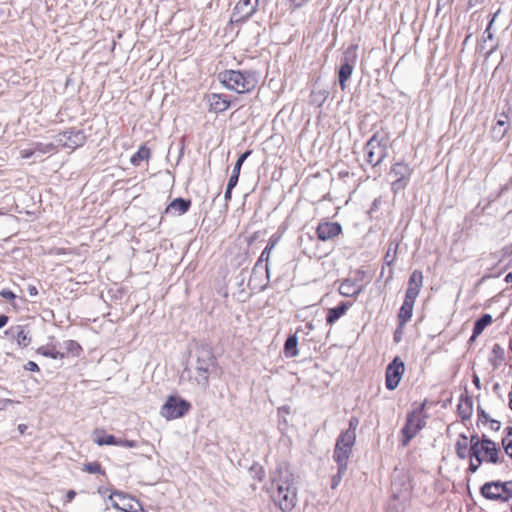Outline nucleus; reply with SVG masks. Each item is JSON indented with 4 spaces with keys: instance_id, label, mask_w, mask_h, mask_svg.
<instances>
[{
    "instance_id": "4",
    "label": "nucleus",
    "mask_w": 512,
    "mask_h": 512,
    "mask_svg": "<svg viewBox=\"0 0 512 512\" xmlns=\"http://www.w3.org/2000/svg\"><path fill=\"white\" fill-rule=\"evenodd\" d=\"M197 359H196V376L195 380L198 385L203 388H207L209 385V375L212 369L216 365V358L213 354V351L209 347H201L197 350Z\"/></svg>"
},
{
    "instance_id": "8",
    "label": "nucleus",
    "mask_w": 512,
    "mask_h": 512,
    "mask_svg": "<svg viewBox=\"0 0 512 512\" xmlns=\"http://www.w3.org/2000/svg\"><path fill=\"white\" fill-rule=\"evenodd\" d=\"M357 45H350L343 53L341 65L338 70V82L342 90L346 89V82L350 79L356 61H357Z\"/></svg>"
},
{
    "instance_id": "13",
    "label": "nucleus",
    "mask_w": 512,
    "mask_h": 512,
    "mask_svg": "<svg viewBox=\"0 0 512 512\" xmlns=\"http://www.w3.org/2000/svg\"><path fill=\"white\" fill-rule=\"evenodd\" d=\"M259 6V0H239L235 5L232 15V23L246 22L256 11Z\"/></svg>"
},
{
    "instance_id": "35",
    "label": "nucleus",
    "mask_w": 512,
    "mask_h": 512,
    "mask_svg": "<svg viewBox=\"0 0 512 512\" xmlns=\"http://www.w3.org/2000/svg\"><path fill=\"white\" fill-rule=\"evenodd\" d=\"M481 452L485 454V460L489 463L496 464L499 462V449L496 446L483 447Z\"/></svg>"
},
{
    "instance_id": "3",
    "label": "nucleus",
    "mask_w": 512,
    "mask_h": 512,
    "mask_svg": "<svg viewBox=\"0 0 512 512\" xmlns=\"http://www.w3.org/2000/svg\"><path fill=\"white\" fill-rule=\"evenodd\" d=\"M390 133L385 128L375 131L364 145L365 158L373 168L379 166L388 156Z\"/></svg>"
},
{
    "instance_id": "1",
    "label": "nucleus",
    "mask_w": 512,
    "mask_h": 512,
    "mask_svg": "<svg viewBox=\"0 0 512 512\" xmlns=\"http://www.w3.org/2000/svg\"><path fill=\"white\" fill-rule=\"evenodd\" d=\"M271 498L282 512H291L298 501L295 478L287 463L282 462L270 473Z\"/></svg>"
},
{
    "instance_id": "9",
    "label": "nucleus",
    "mask_w": 512,
    "mask_h": 512,
    "mask_svg": "<svg viewBox=\"0 0 512 512\" xmlns=\"http://www.w3.org/2000/svg\"><path fill=\"white\" fill-rule=\"evenodd\" d=\"M355 443L356 441L347 440L340 436L337 437L333 451V460L337 464V468H340L341 471H347L348 461L352 455Z\"/></svg>"
},
{
    "instance_id": "44",
    "label": "nucleus",
    "mask_w": 512,
    "mask_h": 512,
    "mask_svg": "<svg viewBox=\"0 0 512 512\" xmlns=\"http://www.w3.org/2000/svg\"><path fill=\"white\" fill-rule=\"evenodd\" d=\"M400 506L397 495H393V499L388 503L385 512H403Z\"/></svg>"
},
{
    "instance_id": "56",
    "label": "nucleus",
    "mask_w": 512,
    "mask_h": 512,
    "mask_svg": "<svg viewBox=\"0 0 512 512\" xmlns=\"http://www.w3.org/2000/svg\"><path fill=\"white\" fill-rule=\"evenodd\" d=\"M488 422L490 423L491 430H493V431L500 430V428H501V422L500 421L490 418V420H488Z\"/></svg>"
},
{
    "instance_id": "57",
    "label": "nucleus",
    "mask_w": 512,
    "mask_h": 512,
    "mask_svg": "<svg viewBox=\"0 0 512 512\" xmlns=\"http://www.w3.org/2000/svg\"><path fill=\"white\" fill-rule=\"evenodd\" d=\"M13 403H15V401L12 399H1L0 398V410H5L8 407V405H11Z\"/></svg>"
},
{
    "instance_id": "50",
    "label": "nucleus",
    "mask_w": 512,
    "mask_h": 512,
    "mask_svg": "<svg viewBox=\"0 0 512 512\" xmlns=\"http://www.w3.org/2000/svg\"><path fill=\"white\" fill-rule=\"evenodd\" d=\"M238 181H239V174L232 172V174L228 180V183H227L228 190L234 189V187L237 185Z\"/></svg>"
},
{
    "instance_id": "23",
    "label": "nucleus",
    "mask_w": 512,
    "mask_h": 512,
    "mask_svg": "<svg viewBox=\"0 0 512 512\" xmlns=\"http://www.w3.org/2000/svg\"><path fill=\"white\" fill-rule=\"evenodd\" d=\"M362 291V286L356 280L345 279L339 287V293L344 297H355Z\"/></svg>"
},
{
    "instance_id": "7",
    "label": "nucleus",
    "mask_w": 512,
    "mask_h": 512,
    "mask_svg": "<svg viewBox=\"0 0 512 512\" xmlns=\"http://www.w3.org/2000/svg\"><path fill=\"white\" fill-rule=\"evenodd\" d=\"M190 409L191 404L187 400L171 395L161 407L160 414L167 420H172L185 416Z\"/></svg>"
},
{
    "instance_id": "15",
    "label": "nucleus",
    "mask_w": 512,
    "mask_h": 512,
    "mask_svg": "<svg viewBox=\"0 0 512 512\" xmlns=\"http://www.w3.org/2000/svg\"><path fill=\"white\" fill-rule=\"evenodd\" d=\"M342 233V226L338 222H320L316 228V235L320 241H328L336 238Z\"/></svg>"
},
{
    "instance_id": "18",
    "label": "nucleus",
    "mask_w": 512,
    "mask_h": 512,
    "mask_svg": "<svg viewBox=\"0 0 512 512\" xmlns=\"http://www.w3.org/2000/svg\"><path fill=\"white\" fill-rule=\"evenodd\" d=\"M457 412L463 422L469 420L472 416L473 400L467 394V391L460 396Z\"/></svg>"
},
{
    "instance_id": "10",
    "label": "nucleus",
    "mask_w": 512,
    "mask_h": 512,
    "mask_svg": "<svg viewBox=\"0 0 512 512\" xmlns=\"http://www.w3.org/2000/svg\"><path fill=\"white\" fill-rule=\"evenodd\" d=\"M54 138L58 145L72 150L83 146L86 142V135L84 131L76 128H70L66 131L59 132Z\"/></svg>"
},
{
    "instance_id": "58",
    "label": "nucleus",
    "mask_w": 512,
    "mask_h": 512,
    "mask_svg": "<svg viewBox=\"0 0 512 512\" xmlns=\"http://www.w3.org/2000/svg\"><path fill=\"white\" fill-rule=\"evenodd\" d=\"M469 456L471 457V459H475L476 460V463L481 465L482 462H483V458L481 456V451H478L476 453H469Z\"/></svg>"
},
{
    "instance_id": "33",
    "label": "nucleus",
    "mask_w": 512,
    "mask_h": 512,
    "mask_svg": "<svg viewBox=\"0 0 512 512\" xmlns=\"http://www.w3.org/2000/svg\"><path fill=\"white\" fill-rule=\"evenodd\" d=\"M399 243L397 241H390L388 244L387 252L384 256V262L387 266H392L396 260Z\"/></svg>"
},
{
    "instance_id": "26",
    "label": "nucleus",
    "mask_w": 512,
    "mask_h": 512,
    "mask_svg": "<svg viewBox=\"0 0 512 512\" xmlns=\"http://www.w3.org/2000/svg\"><path fill=\"white\" fill-rule=\"evenodd\" d=\"M469 439L465 434H460L455 443V452L458 458L466 459L469 455Z\"/></svg>"
},
{
    "instance_id": "31",
    "label": "nucleus",
    "mask_w": 512,
    "mask_h": 512,
    "mask_svg": "<svg viewBox=\"0 0 512 512\" xmlns=\"http://www.w3.org/2000/svg\"><path fill=\"white\" fill-rule=\"evenodd\" d=\"M37 353L52 359H63L66 355L64 352L58 351L53 345L41 346L37 349Z\"/></svg>"
},
{
    "instance_id": "25",
    "label": "nucleus",
    "mask_w": 512,
    "mask_h": 512,
    "mask_svg": "<svg viewBox=\"0 0 512 512\" xmlns=\"http://www.w3.org/2000/svg\"><path fill=\"white\" fill-rule=\"evenodd\" d=\"M297 346H298L297 334L295 333V334L289 335L284 343V348H283L284 355L287 358H294V357L298 356L299 351H298Z\"/></svg>"
},
{
    "instance_id": "37",
    "label": "nucleus",
    "mask_w": 512,
    "mask_h": 512,
    "mask_svg": "<svg viewBox=\"0 0 512 512\" xmlns=\"http://www.w3.org/2000/svg\"><path fill=\"white\" fill-rule=\"evenodd\" d=\"M63 347L66 350L67 354H71L73 356H79L82 351V347L75 340H66L63 343Z\"/></svg>"
},
{
    "instance_id": "52",
    "label": "nucleus",
    "mask_w": 512,
    "mask_h": 512,
    "mask_svg": "<svg viewBox=\"0 0 512 512\" xmlns=\"http://www.w3.org/2000/svg\"><path fill=\"white\" fill-rule=\"evenodd\" d=\"M404 326H401V322H399V325L397 329L394 332L393 340L395 343H399L402 340V329Z\"/></svg>"
},
{
    "instance_id": "2",
    "label": "nucleus",
    "mask_w": 512,
    "mask_h": 512,
    "mask_svg": "<svg viewBox=\"0 0 512 512\" xmlns=\"http://www.w3.org/2000/svg\"><path fill=\"white\" fill-rule=\"evenodd\" d=\"M218 79L227 89L239 94L249 93L258 85V73L252 70H224Z\"/></svg>"
},
{
    "instance_id": "17",
    "label": "nucleus",
    "mask_w": 512,
    "mask_h": 512,
    "mask_svg": "<svg viewBox=\"0 0 512 512\" xmlns=\"http://www.w3.org/2000/svg\"><path fill=\"white\" fill-rule=\"evenodd\" d=\"M207 101L209 103L210 111L215 113L224 112L231 105L230 100L224 94L211 93L207 95Z\"/></svg>"
},
{
    "instance_id": "62",
    "label": "nucleus",
    "mask_w": 512,
    "mask_h": 512,
    "mask_svg": "<svg viewBox=\"0 0 512 512\" xmlns=\"http://www.w3.org/2000/svg\"><path fill=\"white\" fill-rule=\"evenodd\" d=\"M76 496V492L74 490H69L66 494V501L71 502Z\"/></svg>"
},
{
    "instance_id": "45",
    "label": "nucleus",
    "mask_w": 512,
    "mask_h": 512,
    "mask_svg": "<svg viewBox=\"0 0 512 512\" xmlns=\"http://www.w3.org/2000/svg\"><path fill=\"white\" fill-rule=\"evenodd\" d=\"M419 293H420V290L412 288V287H407L404 300H407L409 302L410 301L415 302Z\"/></svg>"
},
{
    "instance_id": "63",
    "label": "nucleus",
    "mask_w": 512,
    "mask_h": 512,
    "mask_svg": "<svg viewBox=\"0 0 512 512\" xmlns=\"http://www.w3.org/2000/svg\"><path fill=\"white\" fill-rule=\"evenodd\" d=\"M28 293L30 296H36L38 294V289L34 285L28 286Z\"/></svg>"
},
{
    "instance_id": "64",
    "label": "nucleus",
    "mask_w": 512,
    "mask_h": 512,
    "mask_svg": "<svg viewBox=\"0 0 512 512\" xmlns=\"http://www.w3.org/2000/svg\"><path fill=\"white\" fill-rule=\"evenodd\" d=\"M8 316L2 314L0 315V328H3L8 323Z\"/></svg>"
},
{
    "instance_id": "53",
    "label": "nucleus",
    "mask_w": 512,
    "mask_h": 512,
    "mask_svg": "<svg viewBox=\"0 0 512 512\" xmlns=\"http://www.w3.org/2000/svg\"><path fill=\"white\" fill-rule=\"evenodd\" d=\"M480 440H481V448H483V447L490 448L491 446H496L495 442L493 440H491L490 438H488L486 435H482V438Z\"/></svg>"
},
{
    "instance_id": "14",
    "label": "nucleus",
    "mask_w": 512,
    "mask_h": 512,
    "mask_svg": "<svg viewBox=\"0 0 512 512\" xmlns=\"http://www.w3.org/2000/svg\"><path fill=\"white\" fill-rule=\"evenodd\" d=\"M113 496H117L120 499V503L113 502L112 506L120 511L123 512H144V509L141 505V503L133 498L125 495L123 492L120 491H114L110 496L109 499L112 500Z\"/></svg>"
},
{
    "instance_id": "28",
    "label": "nucleus",
    "mask_w": 512,
    "mask_h": 512,
    "mask_svg": "<svg viewBox=\"0 0 512 512\" xmlns=\"http://www.w3.org/2000/svg\"><path fill=\"white\" fill-rule=\"evenodd\" d=\"M415 302L404 300L402 306L400 307L398 313V320L401 322V326H405V324L411 319L413 314V307Z\"/></svg>"
},
{
    "instance_id": "27",
    "label": "nucleus",
    "mask_w": 512,
    "mask_h": 512,
    "mask_svg": "<svg viewBox=\"0 0 512 512\" xmlns=\"http://www.w3.org/2000/svg\"><path fill=\"white\" fill-rule=\"evenodd\" d=\"M328 96V89L315 87L310 94V103L317 107H321L327 100Z\"/></svg>"
},
{
    "instance_id": "12",
    "label": "nucleus",
    "mask_w": 512,
    "mask_h": 512,
    "mask_svg": "<svg viewBox=\"0 0 512 512\" xmlns=\"http://www.w3.org/2000/svg\"><path fill=\"white\" fill-rule=\"evenodd\" d=\"M278 242V239L272 236L262 251L260 257L256 261L254 267L252 268L251 275L249 278V283L251 284L256 280L257 273L260 269H264V273H266V279L268 280L270 278V268H269V259H270V253L274 249Z\"/></svg>"
},
{
    "instance_id": "48",
    "label": "nucleus",
    "mask_w": 512,
    "mask_h": 512,
    "mask_svg": "<svg viewBox=\"0 0 512 512\" xmlns=\"http://www.w3.org/2000/svg\"><path fill=\"white\" fill-rule=\"evenodd\" d=\"M117 446L121 447H127V448H134L138 446V443L134 440H128V439H118Z\"/></svg>"
},
{
    "instance_id": "54",
    "label": "nucleus",
    "mask_w": 512,
    "mask_h": 512,
    "mask_svg": "<svg viewBox=\"0 0 512 512\" xmlns=\"http://www.w3.org/2000/svg\"><path fill=\"white\" fill-rule=\"evenodd\" d=\"M289 2L291 7H293L294 9H299L306 5L309 2V0H289Z\"/></svg>"
},
{
    "instance_id": "30",
    "label": "nucleus",
    "mask_w": 512,
    "mask_h": 512,
    "mask_svg": "<svg viewBox=\"0 0 512 512\" xmlns=\"http://www.w3.org/2000/svg\"><path fill=\"white\" fill-rule=\"evenodd\" d=\"M360 420L356 416H352L349 419V426L346 430L342 431L339 436L346 438L347 440L356 441V430L359 426Z\"/></svg>"
},
{
    "instance_id": "60",
    "label": "nucleus",
    "mask_w": 512,
    "mask_h": 512,
    "mask_svg": "<svg viewBox=\"0 0 512 512\" xmlns=\"http://www.w3.org/2000/svg\"><path fill=\"white\" fill-rule=\"evenodd\" d=\"M472 382H473V384L475 385V387H476L477 389H480V388H481V381H480V378H479V376H478V375H476V374H474V375H473Z\"/></svg>"
},
{
    "instance_id": "11",
    "label": "nucleus",
    "mask_w": 512,
    "mask_h": 512,
    "mask_svg": "<svg viewBox=\"0 0 512 512\" xmlns=\"http://www.w3.org/2000/svg\"><path fill=\"white\" fill-rule=\"evenodd\" d=\"M405 372V364L399 356H396L386 367L385 385L390 391L395 390Z\"/></svg>"
},
{
    "instance_id": "38",
    "label": "nucleus",
    "mask_w": 512,
    "mask_h": 512,
    "mask_svg": "<svg viewBox=\"0 0 512 512\" xmlns=\"http://www.w3.org/2000/svg\"><path fill=\"white\" fill-rule=\"evenodd\" d=\"M264 271V269H260L259 272L257 273V276H256V280L254 282H252L251 284L248 282V286L251 287L252 289H258L260 291H263L266 289V287L268 286V283H269V280L267 281V279L265 278L264 282L262 280H260V277L262 276V272Z\"/></svg>"
},
{
    "instance_id": "29",
    "label": "nucleus",
    "mask_w": 512,
    "mask_h": 512,
    "mask_svg": "<svg viewBox=\"0 0 512 512\" xmlns=\"http://www.w3.org/2000/svg\"><path fill=\"white\" fill-rule=\"evenodd\" d=\"M94 434L97 436L94 439V442L99 445H114L117 446L118 444V438H116L114 435L111 434H105L103 430H95Z\"/></svg>"
},
{
    "instance_id": "6",
    "label": "nucleus",
    "mask_w": 512,
    "mask_h": 512,
    "mask_svg": "<svg viewBox=\"0 0 512 512\" xmlns=\"http://www.w3.org/2000/svg\"><path fill=\"white\" fill-rule=\"evenodd\" d=\"M412 173L413 168L404 161H397L391 166L389 175L395 178L391 183L393 194H398L408 186Z\"/></svg>"
},
{
    "instance_id": "49",
    "label": "nucleus",
    "mask_w": 512,
    "mask_h": 512,
    "mask_svg": "<svg viewBox=\"0 0 512 512\" xmlns=\"http://www.w3.org/2000/svg\"><path fill=\"white\" fill-rule=\"evenodd\" d=\"M492 353L501 361L504 359V350L499 344L496 343L493 345Z\"/></svg>"
},
{
    "instance_id": "40",
    "label": "nucleus",
    "mask_w": 512,
    "mask_h": 512,
    "mask_svg": "<svg viewBox=\"0 0 512 512\" xmlns=\"http://www.w3.org/2000/svg\"><path fill=\"white\" fill-rule=\"evenodd\" d=\"M502 498L501 502H506L512 498V481L502 482Z\"/></svg>"
},
{
    "instance_id": "36",
    "label": "nucleus",
    "mask_w": 512,
    "mask_h": 512,
    "mask_svg": "<svg viewBox=\"0 0 512 512\" xmlns=\"http://www.w3.org/2000/svg\"><path fill=\"white\" fill-rule=\"evenodd\" d=\"M423 286V274L420 270H414L408 280V287L421 290Z\"/></svg>"
},
{
    "instance_id": "47",
    "label": "nucleus",
    "mask_w": 512,
    "mask_h": 512,
    "mask_svg": "<svg viewBox=\"0 0 512 512\" xmlns=\"http://www.w3.org/2000/svg\"><path fill=\"white\" fill-rule=\"evenodd\" d=\"M477 414H478V421H480V422L487 423L488 420H490L489 415L486 413V411L480 405H478V407H477Z\"/></svg>"
},
{
    "instance_id": "51",
    "label": "nucleus",
    "mask_w": 512,
    "mask_h": 512,
    "mask_svg": "<svg viewBox=\"0 0 512 512\" xmlns=\"http://www.w3.org/2000/svg\"><path fill=\"white\" fill-rule=\"evenodd\" d=\"M0 296L3 297L6 300H14L16 298V295L9 289H2L0 291Z\"/></svg>"
},
{
    "instance_id": "43",
    "label": "nucleus",
    "mask_w": 512,
    "mask_h": 512,
    "mask_svg": "<svg viewBox=\"0 0 512 512\" xmlns=\"http://www.w3.org/2000/svg\"><path fill=\"white\" fill-rule=\"evenodd\" d=\"M83 470L88 472V473H91V474H96V473H101L102 472V468H101L100 463L96 462V461L84 464Z\"/></svg>"
},
{
    "instance_id": "61",
    "label": "nucleus",
    "mask_w": 512,
    "mask_h": 512,
    "mask_svg": "<svg viewBox=\"0 0 512 512\" xmlns=\"http://www.w3.org/2000/svg\"><path fill=\"white\" fill-rule=\"evenodd\" d=\"M232 190L233 189H229L228 190V188L226 187L225 194H224V198H225L226 203H228L231 200V198H232ZM227 205L228 204H226V206Z\"/></svg>"
},
{
    "instance_id": "46",
    "label": "nucleus",
    "mask_w": 512,
    "mask_h": 512,
    "mask_svg": "<svg viewBox=\"0 0 512 512\" xmlns=\"http://www.w3.org/2000/svg\"><path fill=\"white\" fill-rule=\"evenodd\" d=\"M346 471H341L340 468H337V473L333 475L331 479V488L335 489L341 482L343 476L345 475Z\"/></svg>"
},
{
    "instance_id": "5",
    "label": "nucleus",
    "mask_w": 512,
    "mask_h": 512,
    "mask_svg": "<svg viewBox=\"0 0 512 512\" xmlns=\"http://www.w3.org/2000/svg\"><path fill=\"white\" fill-rule=\"evenodd\" d=\"M425 406L426 402L424 401L407 414L405 425L401 430L403 446H407L417 433L426 425L425 420L422 418Z\"/></svg>"
},
{
    "instance_id": "21",
    "label": "nucleus",
    "mask_w": 512,
    "mask_h": 512,
    "mask_svg": "<svg viewBox=\"0 0 512 512\" xmlns=\"http://www.w3.org/2000/svg\"><path fill=\"white\" fill-rule=\"evenodd\" d=\"M352 306L350 302H340L336 307L329 308L326 316L327 325H333Z\"/></svg>"
},
{
    "instance_id": "19",
    "label": "nucleus",
    "mask_w": 512,
    "mask_h": 512,
    "mask_svg": "<svg viewBox=\"0 0 512 512\" xmlns=\"http://www.w3.org/2000/svg\"><path fill=\"white\" fill-rule=\"evenodd\" d=\"M496 125L492 128V137L494 140L500 141L502 140L509 130L508 123V113L502 112L497 115Z\"/></svg>"
},
{
    "instance_id": "59",
    "label": "nucleus",
    "mask_w": 512,
    "mask_h": 512,
    "mask_svg": "<svg viewBox=\"0 0 512 512\" xmlns=\"http://www.w3.org/2000/svg\"><path fill=\"white\" fill-rule=\"evenodd\" d=\"M480 465L477 463H474L472 460L470 461L468 471L471 473H475L479 469Z\"/></svg>"
},
{
    "instance_id": "39",
    "label": "nucleus",
    "mask_w": 512,
    "mask_h": 512,
    "mask_svg": "<svg viewBox=\"0 0 512 512\" xmlns=\"http://www.w3.org/2000/svg\"><path fill=\"white\" fill-rule=\"evenodd\" d=\"M500 13V9L498 11H496L492 16H491V19L484 31V34H483V37H484V41H487V40H493L494 38V34L492 33L491 31V28L498 16V14Z\"/></svg>"
},
{
    "instance_id": "32",
    "label": "nucleus",
    "mask_w": 512,
    "mask_h": 512,
    "mask_svg": "<svg viewBox=\"0 0 512 512\" xmlns=\"http://www.w3.org/2000/svg\"><path fill=\"white\" fill-rule=\"evenodd\" d=\"M150 157V149L146 145H141L138 151L132 155L130 162L134 166H139L142 161L148 160Z\"/></svg>"
},
{
    "instance_id": "20",
    "label": "nucleus",
    "mask_w": 512,
    "mask_h": 512,
    "mask_svg": "<svg viewBox=\"0 0 512 512\" xmlns=\"http://www.w3.org/2000/svg\"><path fill=\"white\" fill-rule=\"evenodd\" d=\"M191 207V200L185 199L182 197L175 198L173 201L169 203V205L165 209L166 214L174 213L177 215L185 214L189 208Z\"/></svg>"
},
{
    "instance_id": "24",
    "label": "nucleus",
    "mask_w": 512,
    "mask_h": 512,
    "mask_svg": "<svg viewBox=\"0 0 512 512\" xmlns=\"http://www.w3.org/2000/svg\"><path fill=\"white\" fill-rule=\"evenodd\" d=\"M493 321V318L490 314H483L480 316L475 322L473 326L472 336L470 337V341H474L483 331L489 326Z\"/></svg>"
},
{
    "instance_id": "16",
    "label": "nucleus",
    "mask_w": 512,
    "mask_h": 512,
    "mask_svg": "<svg viewBox=\"0 0 512 512\" xmlns=\"http://www.w3.org/2000/svg\"><path fill=\"white\" fill-rule=\"evenodd\" d=\"M501 490H502V481H500V480L490 481V482L484 483L480 487V494L488 500L501 501V498H502Z\"/></svg>"
},
{
    "instance_id": "22",
    "label": "nucleus",
    "mask_w": 512,
    "mask_h": 512,
    "mask_svg": "<svg viewBox=\"0 0 512 512\" xmlns=\"http://www.w3.org/2000/svg\"><path fill=\"white\" fill-rule=\"evenodd\" d=\"M5 333L11 335L21 347H27L31 343L29 331L22 326L11 327Z\"/></svg>"
},
{
    "instance_id": "41",
    "label": "nucleus",
    "mask_w": 512,
    "mask_h": 512,
    "mask_svg": "<svg viewBox=\"0 0 512 512\" xmlns=\"http://www.w3.org/2000/svg\"><path fill=\"white\" fill-rule=\"evenodd\" d=\"M481 451V440L477 434H473L469 440V453Z\"/></svg>"
},
{
    "instance_id": "55",
    "label": "nucleus",
    "mask_w": 512,
    "mask_h": 512,
    "mask_svg": "<svg viewBox=\"0 0 512 512\" xmlns=\"http://www.w3.org/2000/svg\"><path fill=\"white\" fill-rule=\"evenodd\" d=\"M24 368L28 371L36 372L39 371V367L37 363L34 361H28L27 364L24 366Z\"/></svg>"
},
{
    "instance_id": "34",
    "label": "nucleus",
    "mask_w": 512,
    "mask_h": 512,
    "mask_svg": "<svg viewBox=\"0 0 512 512\" xmlns=\"http://www.w3.org/2000/svg\"><path fill=\"white\" fill-rule=\"evenodd\" d=\"M42 147L43 144H37L35 149H22L20 151V155L22 158L28 159L31 158L36 153V151H39L40 153H46L51 151L54 147V144L50 143L45 145V149H43Z\"/></svg>"
},
{
    "instance_id": "42",
    "label": "nucleus",
    "mask_w": 512,
    "mask_h": 512,
    "mask_svg": "<svg viewBox=\"0 0 512 512\" xmlns=\"http://www.w3.org/2000/svg\"><path fill=\"white\" fill-rule=\"evenodd\" d=\"M251 153H252V151H251V150H247V151H245L244 153H242V154L238 157V159H237V161H236V163H235V165H234V167H233V170H232V172H233V173H236V174H239V175H240L241 167H242V165H243L244 161L249 157V155H250Z\"/></svg>"
}]
</instances>
